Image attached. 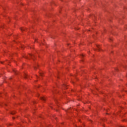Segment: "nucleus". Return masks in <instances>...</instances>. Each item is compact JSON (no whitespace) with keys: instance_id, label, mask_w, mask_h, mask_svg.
<instances>
[{"instance_id":"1","label":"nucleus","mask_w":127,"mask_h":127,"mask_svg":"<svg viewBox=\"0 0 127 127\" xmlns=\"http://www.w3.org/2000/svg\"><path fill=\"white\" fill-rule=\"evenodd\" d=\"M41 100H42V101H45V97H41Z\"/></svg>"},{"instance_id":"2","label":"nucleus","mask_w":127,"mask_h":127,"mask_svg":"<svg viewBox=\"0 0 127 127\" xmlns=\"http://www.w3.org/2000/svg\"><path fill=\"white\" fill-rule=\"evenodd\" d=\"M20 30H21V31H22V32H23V31H24L25 30V28H21Z\"/></svg>"},{"instance_id":"3","label":"nucleus","mask_w":127,"mask_h":127,"mask_svg":"<svg viewBox=\"0 0 127 127\" xmlns=\"http://www.w3.org/2000/svg\"><path fill=\"white\" fill-rule=\"evenodd\" d=\"M97 48L98 49V51L100 50V47L99 45H97Z\"/></svg>"},{"instance_id":"4","label":"nucleus","mask_w":127,"mask_h":127,"mask_svg":"<svg viewBox=\"0 0 127 127\" xmlns=\"http://www.w3.org/2000/svg\"><path fill=\"white\" fill-rule=\"evenodd\" d=\"M29 57L33 59V57H34V56L33 55H29Z\"/></svg>"},{"instance_id":"5","label":"nucleus","mask_w":127,"mask_h":127,"mask_svg":"<svg viewBox=\"0 0 127 127\" xmlns=\"http://www.w3.org/2000/svg\"><path fill=\"white\" fill-rule=\"evenodd\" d=\"M24 58L27 59H29V58L28 57H24Z\"/></svg>"},{"instance_id":"6","label":"nucleus","mask_w":127,"mask_h":127,"mask_svg":"<svg viewBox=\"0 0 127 127\" xmlns=\"http://www.w3.org/2000/svg\"><path fill=\"white\" fill-rule=\"evenodd\" d=\"M37 66H38V65H37L36 66H34V69H37Z\"/></svg>"},{"instance_id":"7","label":"nucleus","mask_w":127,"mask_h":127,"mask_svg":"<svg viewBox=\"0 0 127 127\" xmlns=\"http://www.w3.org/2000/svg\"><path fill=\"white\" fill-rule=\"evenodd\" d=\"M25 79L27 78V74H25V76H24Z\"/></svg>"},{"instance_id":"8","label":"nucleus","mask_w":127,"mask_h":127,"mask_svg":"<svg viewBox=\"0 0 127 127\" xmlns=\"http://www.w3.org/2000/svg\"><path fill=\"white\" fill-rule=\"evenodd\" d=\"M12 115H14V113H11Z\"/></svg>"},{"instance_id":"9","label":"nucleus","mask_w":127,"mask_h":127,"mask_svg":"<svg viewBox=\"0 0 127 127\" xmlns=\"http://www.w3.org/2000/svg\"><path fill=\"white\" fill-rule=\"evenodd\" d=\"M13 71H14V72L16 73V70H14Z\"/></svg>"},{"instance_id":"10","label":"nucleus","mask_w":127,"mask_h":127,"mask_svg":"<svg viewBox=\"0 0 127 127\" xmlns=\"http://www.w3.org/2000/svg\"><path fill=\"white\" fill-rule=\"evenodd\" d=\"M40 75H41V76H42V74L41 73H40Z\"/></svg>"},{"instance_id":"11","label":"nucleus","mask_w":127,"mask_h":127,"mask_svg":"<svg viewBox=\"0 0 127 127\" xmlns=\"http://www.w3.org/2000/svg\"><path fill=\"white\" fill-rule=\"evenodd\" d=\"M82 57H83V55H82Z\"/></svg>"},{"instance_id":"12","label":"nucleus","mask_w":127,"mask_h":127,"mask_svg":"<svg viewBox=\"0 0 127 127\" xmlns=\"http://www.w3.org/2000/svg\"><path fill=\"white\" fill-rule=\"evenodd\" d=\"M122 127V126H121V127Z\"/></svg>"}]
</instances>
